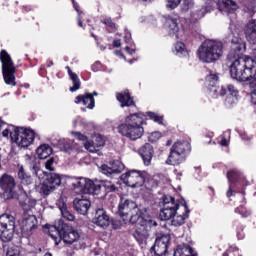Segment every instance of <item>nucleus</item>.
<instances>
[{
    "mask_svg": "<svg viewBox=\"0 0 256 256\" xmlns=\"http://www.w3.org/2000/svg\"><path fill=\"white\" fill-rule=\"evenodd\" d=\"M143 125H147V122H145V114L139 112L127 116L125 122L120 124L117 129L118 133L123 135V137H127L130 141H137V139H141L143 133H145Z\"/></svg>",
    "mask_w": 256,
    "mask_h": 256,
    "instance_id": "obj_1",
    "label": "nucleus"
},
{
    "mask_svg": "<svg viewBox=\"0 0 256 256\" xmlns=\"http://www.w3.org/2000/svg\"><path fill=\"white\" fill-rule=\"evenodd\" d=\"M117 215L127 225H135L141 219V209L137 205V202L133 201L127 196H120V200L117 207Z\"/></svg>",
    "mask_w": 256,
    "mask_h": 256,
    "instance_id": "obj_2",
    "label": "nucleus"
},
{
    "mask_svg": "<svg viewBox=\"0 0 256 256\" xmlns=\"http://www.w3.org/2000/svg\"><path fill=\"white\" fill-rule=\"evenodd\" d=\"M197 55L203 63H215L223 57V42L206 40L198 48Z\"/></svg>",
    "mask_w": 256,
    "mask_h": 256,
    "instance_id": "obj_3",
    "label": "nucleus"
},
{
    "mask_svg": "<svg viewBox=\"0 0 256 256\" xmlns=\"http://www.w3.org/2000/svg\"><path fill=\"white\" fill-rule=\"evenodd\" d=\"M68 185L76 191V193H83L85 195H93L99 193L100 186H95V182L85 177L66 176Z\"/></svg>",
    "mask_w": 256,
    "mask_h": 256,
    "instance_id": "obj_4",
    "label": "nucleus"
},
{
    "mask_svg": "<svg viewBox=\"0 0 256 256\" xmlns=\"http://www.w3.org/2000/svg\"><path fill=\"white\" fill-rule=\"evenodd\" d=\"M0 62L2 64L4 83L15 87L17 85V82H15V73H17V68L15 67L13 58H11V55L5 49L0 51Z\"/></svg>",
    "mask_w": 256,
    "mask_h": 256,
    "instance_id": "obj_5",
    "label": "nucleus"
},
{
    "mask_svg": "<svg viewBox=\"0 0 256 256\" xmlns=\"http://www.w3.org/2000/svg\"><path fill=\"white\" fill-rule=\"evenodd\" d=\"M138 221L139 223L136 225L133 237L136 239L139 245H147L149 233L153 227H157V221L151 218L145 219L143 216H141Z\"/></svg>",
    "mask_w": 256,
    "mask_h": 256,
    "instance_id": "obj_6",
    "label": "nucleus"
},
{
    "mask_svg": "<svg viewBox=\"0 0 256 256\" xmlns=\"http://www.w3.org/2000/svg\"><path fill=\"white\" fill-rule=\"evenodd\" d=\"M15 229V217L10 214H2L0 216V239L3 243L13 241Z\"/></svg>",
    "mask_w": 256,
    "mask_h": 256,
    "instance_id": "obj_7",
    "label": "nucleus"
},
{
    "mask_svg": "<svg viewBox=\"0 0 256 256\" xmlns=\"http://www.w3.org/2000/svg\"><path fill=\"white\" fill-rule=\"evenodd\" d=\"M121 181L128 187H143L145 185V179H147L146 171L129 170L120 176Z\"/></svg>",
    "mask_w": 256,
    "mask_h": 256,
    "instance_id": "obj_8",
    "label": "nucleus"
},
{
    "mask_svg": "<svg viewBox=\"0 0 256 256\" xmlns=\"http://www.w3.org/2000/svg\"><path fill=\"white\" fill-rule=\"evenodd\" d=\"M231 43V49L228 53V59L232 62L230 67H233L234 63L240 59H251V56L243 57V53L247 51V43H245L240 37L232 38Z\"/></svg>",
    "mask_w": 256,
    "mask_h": 256,
    "instance_id": "obj_9",
    "label": "nucleus"
},
{
    "mask_svg": "<svg viewBox=\"0 0 256 256\" xmlns=\"http://www.w3.org/2000/svg\"><path fill=\"white\" fill-rule=\"evenodd\" d=\"M14 136V143H17L18 147L27 148L30 145H33V141H35V131L25 128L18 127L12 132Z\"/></svg>",
    "mask_w": 256,
    "mask_h": 256,
    "instance_id": "obj_10",
    "label": "nucleus"
},
{
    "mask_svg": "<svg viewBox=\"0 0 256 256\" xmlns=\"http://www.w3.org/2000/svg\"><path fill=\"white\" fill-rule=\"evenodd\" d=\"M39 227V221L37 216L28 215L26 218L22 219L19 229L16 230L17 235L23 237L24 239H29L35 230Z\"/></svg>",
    "mask_w": 256,
    "mask_h": 256,
    "instance_id": "obj_11",
    "label": "nucleus"
},
{
    "mask_svg": "<svg viewBox=\"0 0 256 256\" xmlns=\"http://www.w3.org/2000/svg\"><path fill=\"white\" fill-rule=\"evenodd\" d=\"M15 187H17V183H15V178L13 176L5 173L0 177V188L3 191L5 199H14Z\"/></svg>",
    "mask_w": 256,
    "mask_h": 256,
    "instance_id": "obj_12",
    "label": "nucleus"
},
{
    "mask_svg": "<svg viewBox=\"0 0 256 256\" xmlns=\"http://www.w3.org/2000/svg\"><path fill=\"white\" fill-rule=\"evenodd\" d=\"M209 96L212 99H217L218 97H225V95H230L231 97H237L239 95V90L235 88L232 84L227 86H210L208 87Z\"/></svg>",
    "mask_w": 256,
    "mask_h": 256,
    "instance_id": "obj_13",
    "label": "nucleus"
},
{
    "mask_svg": "<svg viewBox=\"0 0 256 256\" xmlns=\"http://www.w3.org/2000/svg\"><path fill=\"white\" fill-rule=\"evenodd\" d=\"M169 243H171L170 235H161L157 237L154 245L150 248V253H154L156 256L167 255L169 249Z\"/></svg>",
    "mask_w": 256,
    "mask_h": 256,
    "instance_id": "obj_14",
    "label": "nucleus"
},
{
    "mask_svg": "<svg viewBox=\"0 0 256 256\" xmlns=\"http://www.w3.org/2000/svg\"><path fill=\"white\" fill-rule=\"evenodd\" d=\"M189 213H191V210L187 205V201L182 198L181 209L176 212L175 217H172L171 225H173V227L185 225V221L189 219Z\"/></svg>",
    "mask_w": 256,
    "mask_h": 256,
    "instance_id": "obj_15",
    "label": "nucleus"
},
{
    "mask_svg": "<svg viewBox=\"0 0 256 256\" xmlns=\"http://www.w3.org/2000/svg\"><path fill=\"white\" fill-rule=\"evenodd\" d=\"M79 239H81V234H79V231L65 223L62 224L61 241H64L66 245H73V243H77Z\"/></svg>",
    "mask_w": 256,
    "mask_h": 256,
    "instance_id": "obj_16",
    "label": "nucleus"
},
{
    "mask_svg": "<svg viewBox=\"0 0 256 256\" xmlns=\"http://www.w3.org/2000/svg\"><path fill=\"white\" fill-rule=\"evenodd\" d=\"M94 225L98 227H102V229H107L109 225H111V218L107 214V211L103 208H98L95 211V215L93 218Z\"/></svg>",
    "mask_w": 256,
    "mask_h": 256,
    "instance_id": "obj_17",
    "label": "nucleus"
},
{
    "mask_svg": "<svg viewBox=\"0 0 256 256\" xmlns=\"http://www.w3.org/2000/svg\"><path fill=\"white\" fill-rule=\"evenodd\" d=\"M100 169H101V172L107 176L113 175V174L119 175V173H121V171L125 169V165L122 164V162L119 160H113V161H110L108 165L103 164Z\"/></svg>",
    "mask_w": 256,
    "mask_h": 256,
    "instance_id": "obj_18",
    "label": "nucleus"
},
{
    "mask_svg": "<svg viewBox=\"0 0 256 256\" xmlns=\"http://www.w3.org/2000/svg\"><path fill=\"white\" fill-rule=\"evenodd\" d=\"M138 153L142 158L144 165L149 167V165H151V161H153V155H155L153 145L150 143H145L142 147L139 148Z\"/></svg>",
    "mask_w": 256,
    "mask_h": 256,
    "instance_id": "obj_19",
    "label": "nucleus"
},
{
    "mask_svg": "<svg viewBox=\"0 0 256 256\" xmlns=\"http://www.w3.org/2000/svg\"><path fill=\"white\" fill-rule=\"evenodd\" d=\"M235 198L240 203L239 207L235 208V213H238L244 219L251 217V211H249L245 205H247V198H245V190H242L239 194L235 195Z\"/></svg>",
    "mask_w": 256,
    "mask_h": 256,
    "instance_id": "obj_20",
    "label": "nucleus"
},
{
    "mask_svg": "<svg viewBox=\"0 0 256 256\" xmlns=\"http://www.w3.org/2000/svg\"><path fill=\"white\" fill-rule=\"evenodd\" d=\"M95 187H100L99 193H93L92 195H101L105 197L109 193H119V188L109 180L102 181L100 184H95Z\"/></svg>",
    "mask_w": 256,
    "mask_h": 256,
    "instance_id": "obj_21",
    "label": "nucleus"
},
{
    "mask_svg": "<svg viewBox=\"0 0 256 256\" xmlns=\"http://www.w3.org/2000/svg\"><path fill=\"white\" fill-rule=\"evenodd\" d=\"M117 101L120 102V107H135V100L133 96H131V92H129V89L124 90L123 92H118L116 94Z\"/></svg>",
    "mask_w": 256,
    "mask_h": 256,
    "instance_id": "obj_22",
    "label": "nucleus"
},
{
    "mask_svg": "<svg viewBox=\"0 0 256 256\" xmlns=\"http://www.w3.org/2000/svg\"><path fill=\"white\" fill-rule=\"evenodd\" d=\"M230 185H234L236 187H240L243 189L245 187V179L241 175V172H239L236 169L229 170L226 175Z\"/></svg>",
    "mask_w": 256,
    "mask_h": 256,
    "instance_id": "obj_23",
    "label": "nucleus"
},
{
    "mask_svg": "<svg viewBox=\"0 0 256 256\" xmlns=\"http://www.w3.org/2000/svg\"><path fill=\"white\" fill-rule=\"evenodd\" d=\"M74 103H76V105L82 103L86 109H95V98H93V95H91L89 92L76 96Z\"/></svg>",
    "mask_w": 256,
    "mask_h": 256,
    "instance_id": "obj_24",
    "label": "nucleus"
},
{
    "mask_svg": "<svg viewBox=\"0 0 256 256\" xmlns=\"http://www.w3.org/2000/svg\"><path fill=\"white\" fill-rule=\"evenodd\" d=\"M73 205L77 213H79L80 215H87V212L91 208V201H89V199L75 198L73 200Z\"/></svg>",
    "mask_w": 256,
    "mask_h": 256,
    "instance_id": "obj_25",
    "label": "nucleus"
},
{
    "mask_svg": "<svg viewBox=\"0 0 256 256\" xmlns=\"http://www.w3.org/2000/svg\"><path fill=\"white\" fill-rule=\"evenodd\" d=\"M18 202L24 213H29V211L37 205V200L29 198L27 194L20 195L18 197Z\"/></svg>",
    "mask_w": 256,
    "mask_h": 256,
    "instance_id": "obj_26",
    "label": "nucleus"
},
{
    "mask_svg": "<svg viewBox=\"0 0 256 256\" xmlns=\"http://www.w3.org/2000/svg\"><path fill=\"white\" fill-rule=\"evenodd\" d=\"M45 227H47V229H48L49 237H51V239H53V241H55L56 245L61 243V239H62V235H63V224H59V226L46 225Z\"/></svg>",
    "mask_w": 256,
    "mask_h": 256,
    "instance_id": "obj_27",
    "label": "nucleus"
},
{
    "mask_svg": "<svg viewBox=\"0 0 256 256\" xmlns=\"http://www.w3.org/2000/svg\"><path fill=\"white\" fill-rule=\"evenodd\" d=\"M244 35L248 43L256 45V20H252L246 25Z\"/></svg>",
    "mask_w": 256,
    "mask_h": 256,
    "instance_id": "obj_28",
    "label": "nucleus"
},
{
    "mask_svg": "<svg viewBox=\"0 0 256 256\" xmlns=\"http://www.w3.org/2000/svg\"><path fill=\"white\" fill-rule=\"evenodd\" d=\"M164 19L170 35H177L179 33V18L166 15Z\"/></svg>",
    "mask_w": 256,
    "mask_h": 256,
    "instance_id": "obj_29",
    "label": "nucleus"
},
{
    "mask_svg": "<svg viewBox=\"0 0 256 256\" xmlns=\"http://www.w3.org/2000/svg\"><path fill=\"white\" fill-rule=\"evenodd\" d=\"M44 181L51 186V188L57 189V187H61V181H63V178L61 177V174L50 172L45 173L44 175Z\"/></svg>",
    "mask_w": 256,
    "mask_h": 256,
    "instance_id": "obj_30",
    "label": "nucleus"
},
{
    "mask_svg": "<svg viewBox=\"0 0 256 256\" xmlns=\"http://www.w3.org/2000/svg\"><path fill=\"white\" fill-rule=\"evenodd\" d=\"M171 150L187 157V153L191 151V144L187 141H177L172 145Z\"/></svg>",
    "mask_w": 256,
    "mask_h": 256,
    "instance_id": "obj_31",
    "label": "nucleus"
},
{
    "mask_svg": "<svg viewBox=\"0 0 256 256\" xmlns=\"http://www.w3.org/2000/svg\"><path fill=\"white\" fill-rule=\"evenodd\" d=\"M185 157H186L185 155L170 149V154L168 156L166 163H168V165H173V166L181 165V163L185 161Z\"/></svg>",
    "mask_w": 256,
    "mask_h": 256,
    "instance_id": "obj_32",
    "label": "nucleus"
},
{
    "mask_svg": "<svg viewBox=\"0 0 256 256\" xmlns=\"http://www.w3.org/2000/svg\"><path fill=\"white\" fill-rule=\"evenodd\" d=\"M174 256H197L193 248L187 244H179L174 250Z\"/></svg>",
    "mask_w": 256,
    "mask_h": 256,
    "instance_id": "obj_33",
    "label": "nucleus"
},
{
    "mask_svg": "<svg viewBox=\"0 0 256 256\" xmlns=\"http://www.w3.org/2000/svg\"><path fill=\"white\" fill-rule=\"evenodd\" d=\"M39 159H49L53 155V148L49 144H42L36 149Z\"/></svg>",
    "mask_w": 256,
    "mask_h": 256,
    "instance_id": "obj_34",
    "label": "nucleus"
},
{
    "mask_svg": "<svg viewBox=\"0 0 256 256\" xmlns=\"http://www.w3.org/2000/svg\"><path fill=\"white\" fill-rule=\"evenodd\" d=\"M65 69H67L68 75L73 83V87H70V91L71 93H75V91H78V89H81V80H79V76L77 75V73L71 70V67L66 66Z\"/></svg>",
    "mask_w": 256,
    "mask_h": 256,
    "instance_id": "obj_35",
    "label": "nucleus"
},
{
    "mask_svg": "<svg viewBox=\"0 0 256 256\" xmlns=\"http://www.w3.org/2000/svg\"><path fill=\"white\" fill-rule=\"evenodd\" d=\"M18 179L22 185H32L33 183V177L25 172L23 165L19 166Z\"/></svg>",
    "mask_w": 256,
    "mask_h": 256,
    "instance_id": "obj_36",
    "label": "nucleus"
},
{
    "mask_svg": "<svg viewBox=\"0 0 256 256\" xmlns=\"http://www.w3.org/2000/svg\"><path fill=\"white\" fill-rule=\"evenodd\" d=\"M72 135H74L78 141H83L84 147L85 149H88V151H93V149H95L93 142L89 141V138L85 134H82L81 132H72Z\"/></svg>",
    "mask_w": 256,
    "mask_h": 256,
    "instance_id": "obj_37",
    "label": "nucleus"
},
{
    "mask_svg": "<svg viewBox=\"0 0 256 256\" xmlns=\"http://www.w3.org/2000/svg\"><path fill=\"white\" fill-rule=\"evenodd\" d=\"M218 7L226 9L229 13L237 11V3L233 0H217Z\"/></svg>",
    "mask_w": 256,
    "mask_h": 256,
    "instance_id": "obj_38",
    "label": "nucleus"
},
{
    "mask_svg": "<svg viewBox=\"0 0 256 256\" xmlns=\"http://www.w3.org/2000/svg\"><path fill=\"white\" fill-rule=\"evenodd\" d=\"M217 83H219V74L211 71L210 74L206 76V87H214Z\"/></svg>",
    "mask_w": 256,
    "mask_h": 256,
    "instance_id": "obj_39",
    "label": "nucleus"
},
{
    "mask_svg": "<svg viewBox=\"0 0 256 256\" xmlns=\"http://www.w3.org/2000/svg\"><path fill=\"white\" fill-rule=\"evenodd\" d=\"M176 211L169 210L168 208H162L160 211V219L161 221H169V219H173L176 215Z\"/></svg>",
    "mask_w": 256,
    "mask_h": 256,
    "instance_id": "obj_40",
    "label": "nucleus"
},
{
    "mask_svg": "<svg viewBox=\"0 0 256 256\" xmlns=\"http://www.w3.org/2000/svg\"><path fill=\"white\" fill-rule=\"evenodd\" d=\"M60 211L63 219H65L66 221H75V214L69 211V209L67 208V204H63L60 208Z\"/></svg>",
    "mask_w": 256,
    "mask_h": 256,
    "instance_id": "obj_41",
    "label": "nucleus"
},
{
    "mask_svg": "<svg viewBox=\"0 0 256 256\" xmlns=\"http://www.w3.org/2000/svg\"><path fill=\"white\" fill-rule=\"evenodd\" d=\"M183 203V201L182 202H179V201H172V202H170V203H168V204H164L163 205V207L165 208V209H169V210H171V211H175L176 213H177V211H180L181 209H183L182 207H181V204Z\"/></svg>",
    "mask_w": 256,
    "mask_h": 256,
    "instance_id": "obj_42",
    "label": "nucleus"
},
{
    "mask_svg": "<svg viewBox=\"0 0 256 256\" xmlns=\"http://www.w3.org/2000/svg\"><path fill=\"white\" fill-rule=\"evenodd\" d=\"M144 117H148V119H151L154 123H158V125H163V116H159L155 112H147Z\"/></svg>",
    "mask_w": 256,
    "mask_h": 256,
    "instance_id": "obj_43",
    "label": "nucleus"
},
{
    "mask_svg": "<svg viewBox=\"0 0 256 256\" xmlns=\"http://www.w3.org/2000/svg\"><path fill=\"white\" fill-rule=\"evenodd\" d=\"M243 191H245V188L235 186V184H229V188L226 193V197L231 198V197H233V193L238 192V195H239V193H242Z\"/></svg>",
    "mask_w": 256,
    "mask_h": 256,
    "instance_id": "obj_44",
    "label": "nucleus"
},
{
    "mask_svg": "<svg viewBox=\"0 0 256 256\" xmlns=\"http://www.w3.org/2000/svg\"><path fill=\"white\" fill-rule=\"evenodd\" d=\"M19 127L14 126V125H10L8 126V128L4 129L2 131V135L3 137H9L12 141H15V137L12 135V133H15V130L18 129Z\"/></svg>",
    "mask_w": 256,
    "mask_h": 256,
    "instance_id": "obj_45",
    "label": "nucleus"
},
{
    "mask_svg": "<svg viewBox=\"0 0 256 256\" xmlns=\"http://www.w3.org/2000/svg\"><path fill=\"white\" fill-rule=\"evenodd\" d=\"M51 191H55V188H51V185L43 181L41 187H40V193L44 195L45 197L51 195Z\"/></svg>",
    "mask_w": 256,
    "mask_h": 256,
    "instance_id": "obj_46",
    "label": "nucleus"
},
{
    "mask_svg": "<svg viewBox=\"0 0 256 256\" xmlns=\"http://www.w3.org/2000/svg\"><path fill=\"white\" fill-rule=\"evenodd\" d=\"M233 226L236 227L238 239H243V231H245V226H243V224H241L239 221H234Z\"/></svg>",
    "mask_w": 256,
    "mask_h": 256,
    "instance_id": "obj_47",
    "label": "nucleus"
},
{
    "mask_svg": "<svg viewBox=\"0 0 256 256\" xmlns=\"http://www.w3.org/2000/svg\"><path fill=\"white\" fill-rule=\"evenodd\" d=\"M162 137H163V135L161 134V132H159V131L152 132V133L148 136V141H149L150 143H157V141H159Z\"/></svg>",
    "mask_w": 256,
    "mask_h": 256,
    "instance_id": "obj_48",
    "label": "nucleus"
},
{
    "mask_svg": "<svg viewBox=\"0 0 256 256\" xmlns=\"http://www.w3.org/2000/svg\"><path fill=\"white\" fill-rule=\"evenodd\" d=\"M6 256H21V251H19V248H17V246L8 247L6 251Z\"/></svg>",
    "mask_w": 256,
    "mask_h": 256,
    "instance_id": "obj_49",
    "label": "nucleus"
},
{
    "mask_svg": "<svg viewBox=\"0 0 256 256\" xmlns=\"http://www.w3.org/2000/svg\"><path fill=\"white\" fill-rule=\"evenodd\" d=\"M101 23H103V25H106V27H109V29L115 30L117 29V26L115 24V22H113V20L111 19V17L108 18H104Z\"/></svg>",
    "mask_w": 256,
    "mask_h": 256,
    "instance_id": "obj_50",
    "label": "nucleus"
},
{
    "mask_svg": "<svg viewBox=\"0 0 256 256\" xmlns=\"http://www.w3.org/2000/svg\"><path fill=\"white\" fill-rule=\"evenodd\" d=\"M55 164V157H49V159L45 162V168L47 171H55V168H53V165Z\"/></svg>",
    "mask_w": 256,
    "mask_h": 256,
    "instance_id": "obj_51",
    "label": "nucleus"
},
{
    "mask_svg": "<svg viewBox=\"0 0 256 256\" xmlns=\"http://www.w3.org/2000/svg\"><path fill=\"white\" fill-rule=\"evenodd\" d=\"M181 5V0H167V9H177Z\"/></svg>",
    "mask_w": 256,
    "mask_h": 256,
    "instance_id": "obj_52",
    "label": "nucleus"
},
{
    "mask_svg": "<svg viewBox=\"0 0 256 256\" xmlns=\"http://www.w3.org/2000/svg\"><path fill=\"white\" fill-rule=\"evenodd\" d=\"M175 49L177 53H187V50H185V43L183 42L176 43Z\"/></svg>",
    "mask_w": 256,
    "mask_h": 256,
    "instance_id": "obj_53",
    "label": "nucleus"
},
{
    "mask_svg": "<svg viewBox=\"0 0 256 256\" xmlns=\"http://www.w3.org/2000/svg\"><path fill=\"white\" fill-rule=\"evenodd\" d=\"M193 7V0H183V11H189Z\"/></svg>",
    "mask_w": 256,
    "mask_h": 256,
    "instance_id": "obj_54",
    "label": "nucleus"
},
{
    "mask_svg": "<svg viewBox=\"0 0 256 256\" xmlns=\"http://www.w3.org/2000/svg\"><path fill=\"white\" fill-rule=\"evenodd\" d=\"M95 143L96 147H105V140L101 135L96 136Z\"/></svg>",
    "mask_w": 256,
    "mask_h": 256,
    "instance_id": "obj_55",
    "label": "nucleus"
},
{
    "mask_svg": "<svg viewBox=\"0 0 256 256\" xmlns=\"http://www.w3.org/2000/svg\"><path fill=\"white\" fill-rule=\"evenodd\" d=\"M72 5L75 11L78 12V15H83V11H81V7L79 6V3H77L75 0H72Z\"/></svg>",
    "mask_w": 256,
    "mask_h": 256,
    "instance_id": "obj_56",
    "label": "nucleus"
},
{
    "mask_svg": "<svg viewBox=\"0 0 256 256\" xmlns=\"http://www.w3.org/2000/svg\"><path fill=\"white\" fill-rule=\"evenodd\" d=\"M92 71H94V73H97V71H99L101 69V62L97 61L95 62L92 66H91Z\"/></svg>",
    "mask_w": 256,
    "mask_h": 256,
    "instance_id": "obj_57",
    "label": "nucleus"
},
{
    "mask_svg": "<svg viewBox=\"0 0 256 256\" xmlns=\"http://www.w3.org/2000/svg\"><path fill=\"white\" fill-rule=\"evenodd\" d=\"M175 201V198L173 196H164L163 203L164 205H167L168 203H173Z\"/></svg>",
    "mask_w": 256,
    "mask_h": 256,
    "instance_id": "obj_58",
    "label": "nucleus"
},
{
    "mask_svg": "<svg viewBox=\"0 0 256 256\" xmlns=\"http://www.w3.org/2000/svg\"><path fill=\"white\" fill-rule=\"evenodd\" d=\"M113 229H121V221L114 220L112 221Z\"/></svg>",
    "mask_w": 256,
    "mask_h": 256,
    "instance_id": "obj_59",
    "label": "nucleus"
},
{
    "mask_svg": "<svg viewBox=\"0 0 256 256\" xmlns=\"http://www.w3.org/2000/svg\"><path fill=\"white\" fill-rule=\"evenodd\" d=\"M220 145H221V147H228L229 142H227V138L223 137L220 141Z\"/></svg>",
    "mask_w": 256,
    "mask_h": 256,
    "instance_id": "obj_60",
    "label": "nucleus"
},
{
    "mask_svg": "<svg viewBox=\"0 0 256 256\" xmlns=\"http://www.w3.org/2000/svg\"><path fill=\"white\" fill-rule=\"evenodd\" d=\"M125 51L126 53H128L129 55H133L135 53V49H131V47L126 46L125 47Z\"/></svg>",
    "mask_w": 256,
    "mask_h": 256,
    "instance_id": "obj_61",
    "label": "nucleus"
},
{
    "mask_svg": "<svg viewBox=\"0 0 256 256\" xmlns=\"http://www.w3.org/2000/svg\"><path fill=\"white\" fill-rule=\"evenodd\" d=\"M113 47H121V39L114 40Z\"/></svg>",
    "mask_w": 256,
    "mask_h": 256,
    "instance_id": "obj_62",
    "label": "nucleus"
},
{
    "mask_svg": "<svg viewBox=\"0 0 256 256\" xmlns=\"http://www.w3.org/2000/svg\"><path fill=\"white\" fill-rule=\"evenodd\" d=\"M77 21H78V26H79V27H84V26H83V20H81V15H79V16L77 17Z\"/></svg>",
    "mask_w": 256,
    "mask_h": 256,
    "instance_id": "obj_63",
    "label": "nucleus"
},
{
    "mask_svg": "<svg viewBox=\"0 0 256 256\" xmlns=\"http://www.w3.org/2000/svg\"><path fill=\"white\" fill-rule=\"evenodd\" d=\"M90 95H92V98L95 99V97H97L99 93H97V91H94L93 93H90Z\"/></svg>",
    "mask_w": 256,
    "mask_h": 256,
    "instance_id": "obj_64",
    "label": "nucleus"
}]
</instances>
